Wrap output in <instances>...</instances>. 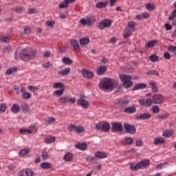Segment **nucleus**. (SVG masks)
<instances>
[{
	"mask_svg": "<svg viewBox=\"0 0 176 176\" xmlns=\"http://www.w3.org/2000/svg\"><path fill=\"white\" fill-rule=\"evenodd\" d=\"M53 87L54 89H65L63 82H56L54 84Z\"/></svg>",
	"mask_w": 176,
	"mask_h": 176,
	"instance_id": "42",
	"label": "nucleus"
},
{
	"mask_svg": "<svg viewBox=\"0 0 176 176\" xmlns=\"http://www.w3.org/2000/svg\"><path fill=\"white\" fill-rule=\"evenodd\" d=\"M148 75H155L156 76H159V72L157 70H151L148 72Z\"/></svg>",
	"mask_w": 176,
	"mask_h": 176,
	"instance_id": "59",
	"label": "nucleus"
},
{
	"mask_svg": "<svg viewBox=\"0 0 176 176\" xmlns=\"http://www.w3.org/2000/svg\"><path fill=\"white\" fill-rule=\"evenodd\" d=\"M128 27L131 31H135V22L130 21L128 23Z\"/></svg>",
	"mask_w": 176,
	"mask_h": 176,
	"instance_id": "47",
	"label": "nucleus"
},
{
	"mask_svg": "<svg viewBox=\"0 0 176 176\" xmlns=\"http://www.w3.org/2000/svg\"><path fill=\"white\" fill-rule=\"evenodd\" d=\"M62 63H63V64H66V65H72V63H74V61H72V60H71L69 57H64L62 59Z\"/></svg>",
	"mask_w": 176,
	"mask_h": 176,
	"instance_id": "33",
	"label": "nucleus"
},
{
	"mask_svg": "<svg viewBox=\"0 0 176 176\" xmlns=\"http://www.w3.org/2000/svg\"><path fill=\"white\" fill-rule=\"evenodd\" d=\"M107 5H108L107 1H100L96 3V8L98 9H104V8H107Z\"/></svg>",
	"mask_w": 176,
	"mask_h": 176,
	"instance_id": "25",
	"label": "nucleus"
},
{
	"mask_svg": "<svg viewBox=\"0 0 176 176\" xmlns=\"http://www.w3.org/2000/svg\"><path fill=\"white\" fill-rule=\"evenodd\" d=\"M65 91V88L60 89L59 90H56L54 92V96H56V97H61L63 94H64V91Z\"/></svg>",
	"mask_w": 176,
	"mask_h": 176,
	"instance_id": "35",
	"label": "nucleus"
},
{
	"mask_svg": "<svg viewBox=\"0 0 176 176\" xmlns=\"http://www.w3.org/2000/svg\"><path fill=\"white\" fill-rule=\"evenodd\" d=\"M140 164H131V170L132 171H137L138 170H140Z\"/></svg>",
	"mask_w": 176,
	"mask_h": 176,
	"instance_id": "41",
	"label": "nucleus"
},
{
	"mask_svg": "<svg viewBox=\"0 0 176 176\" xmlns=\"http://www.w3.org/2000/svg\"><path fill=\"white\" fill-rule=\"evenodd\" d=\"M98 86L99 88L104 91H107V90H113V80L109 78H103L99 83Z\"/></svg>",
	"mask_w": 176,
	"mask_h": 176,
	"instance_id": "1",
	"label": "nucleus"
},
{
	"mask_svg": "<svg viewBox=\"0 0 176 176\" xmlns=\"http://www.w3.org/2000/svg\"><path fill=\"white\" fill-rule=\"evenodd\" d=\"M151 116L152 115L151 113H145L138 116L137 119H140V120H146V119H151Z\"/></svg>",
	"mask_w": 176,
	"mask_h": 176,
	"instance_id": "16",
	"label": "nucleus"
},
{
	"mask_svg": "<svg viewBox=\"0 0 176 176\" xmlns=\"http://www.w3.org/2000/svg\"><path fill=\"white\" fill-rule=\"evenodd\" d=\"M30 34H31V27L25 26L23 30V32L20 34V36L21 38H24L25 35H30Z\"/></svg>",
	"mask_w": 176,
	"mask_h": 176,
	"instance_id": "15",
	"label": "nucleus"
},
{
	"mask_svg": "<svg viewBox=\"0 0 176 176\" xmlns=\"http://www.w3.org/2000/svg\"><path fill=\"white\" fill-rule=\"evenodd\" d=\"M153 104V98H147L146 100V107H151Z\"/></svg>",
	"mask_w": 176,
	"mask_h": 176,
	"instance_id": "57",
	"label": "nucleus"
},
{
	"mask_svg": "<svg viewBox=\"0 0 176 176\" xmlns=\"http://www.w3.org/2000/svg\"><path fill=\"white\" fill-rule=\"evenodd\" d=\"M71 72V68L66 67L62 70H59L58 72V74L60 75L61 76H65L67 75H69V73Z\"/></svg>",
	"mask_w": 176,
	"mask_h": 176,
	"instance_id": "13",
	"label": "nucleus"
},
{
	"mask_svg": "<svg viewBox=\"0 0 176 176\" xmlns=\"http://www.w3.org/2000/svg\"><path fill=\"white\" fill-rule=\"evenodd\" d=\"M86 131V128L83 126H77L76 133H78V134H82V133H85Z\"/></svg>",
	"mask_w": 176,
	"mask_h": 176,
	"instance_id": "38",
	"label": "nucleus"
},
{
	"mask_svg": "<svg viewBox=\"0 0 176 176\" xmlns=\"http://www.w3.org/2000/svg\"><path fill=\"white\" fill-rule=\"evenodd\" d=\"M28 14H38L39 11H38L35 8H28Z\"/></svg>",
	"mask_w": 176,
	"mask_h": 176,
	"instance_id": "44",
	"label": "nucleus"
},
{
	"mask_svg": "<svg viewBox=\"0 0 176 176\" xmlns=\"http://www.w3.org/2000/svg\"><path fill=\"white\" fill-rule=\"evenodd\" d=\"M12 50V47L7 46L3 48V53H10V51Z\"/></svg>",
	"mask_w": 176,
	"mask_h": 176,
	"instance_id": "64",
	"label": "nucleus"
},
{
	"mask_svg": "<svg viewBox=\"0 0 176 176\" xmlns=\"http://www.w3.org/2000/svg\"><path fill=\"white\" fill-rule=\"evenodd\" d=\"M125 142L128 145H131V144H133V138L128 137V138H125Z\"/></svg>",
	"mask_w": 176,
	"mask_h": 176,
	"instance_id": "60",
	"label": "nucleus"
},
{
	"mask_svg": "<svg viewBox=\"0 0 176 176\" xmlns=\"http://www.w3.org/2000/svg\"><path fill=\"white\" fill-rule=\"evenodd\" d=\"M111 133H122L123 131V125L122 122H114L111 123Z\"/></svg>",
	"mask_w": 176,
	"mask_h": 176,
	"instance_id": "4",
	"label": "nucleus"
},
{
	"mask_svg": "<svg viewBox=\"0 0 176 176\" xmlns=\"http://www.w3.org/2000/svg\"><path fill=\"white\" fill-rule=\"evenodd\" d=\"M164 101H166V98H164V96L160 94H155L153 96V104H163Z\"/></svg>",
	"mask_w": 176,
	"mask_h": 176,
	"instance_id": "6",
	"label": "nucleus"
},
{
	"mask_svg": "<svg viewBox=\"0 0 176 176\" xmlns=\"http://www.w3.org/2000/svg\"><path fill=\"white\" fill-rule=\"evenodd\" d=\"M32 97V95L30 92L23 93L22 94V98L23 100H30Z\"/></svg>",
	"mask_w": 176,
	"mask_h": 176,
	"instance_id": "46",
	"label": "nucleus"
},
{
	"mask_svg": "<svg viewBox=\"0 0 176 176\" xmlns=\"http://www.w3.org/2000/svg\"><path fill=\"white\" fill-rule=\"evenodd\" d=\"M112 25V21L111 19H103L98 23L99 30H104V28H110Z\"/></svg>",
	"mask_w": 176,
	"mask_h": 176,
	"instance_id": "5",
	"label": "nucleus"
},
{
	"mask_svg": "<svg viewBox=\"0 0 176 176\" xmlns=\"http://www.w3.org/2000/svg\"><path fill=\"white\" fill-rule=\"evenodd\" d=\"M124 128L125 131L129 134H135L137 129H135V126L133 125H131L130 124L124 123Z\"/></svg>",
	"mask_w": 176,
	"mask_h": 176,
	"instance_id": "7",
	"label": "nucleus"
},
{
	"mask_svg": "<svg viewBox=\"0 0 176 176\" xmlns=\"http://www.w3.org/2000/svg\"><path fill=\"white\" fill-rule=\"evenodd\" d=\"M156 43H157V40H152L148 42L146 45L145 46L146 49H151V47H154L156 46Z\"/></svg>",
	"mask_w": 176,
	"mask_h": 176,
	"instance_id": "24",
	"label": "nucleus"
},
{
	"mask_svg": "<svg viewBox=\"0 0 176 176\" xmlns=\"http://www.w3.org/2000/svg\"><path fill=\"white\" fill-rule=\"evenodd\" d=\"M96 23V19L94 17H89L87 19V25H93Z\"/></svg>",
	"mask_w": 176,
	"mask_h": 176,
	"instance_id": "40",
	"label": "nucleus"
},
{
	"mask_svg": "<svg viewBox=\"0 0 176 176\" xmlns=\"http://www.w3.org/2000/svg\"><path fill=\"white\" fill-rule=\"evenodd\" d=\"M6 111V104H0V114L3 113Z\"/></svg>",
	"mask_w": 176,
	"mask_h": 176,
	"instance_id": "54",
	"label": "nucleus"
},
{
	"mask_svg": "<svg viewBox=\"0 0 176 176\" xmlns=\"http://www.w3.org/2000/svg\"><path fill=\"white\" fill-rule=\"evenodd\" d=\"M146 8L148 12H153V10H155V4L148 3L146 5Z\"/></svg>",
	"mask_w": 176,
	"mask_h": 176,
	"instance_id": "48",
	"label": "nucleus"
},
{
	"mask_svg": "<svg viewBox=\"0 0 176 176\" xmlns=\"http://www.w3.org/2000/svg\"><path fill=\"white\" fill-rule=\"evenodd\" d=\"M95 157H97L98 159H105L108 157V155H107L105 152L97 151L95 153Z\"/></svg>",
	"mask_w": 176,
	"mask_h": 176,
	"instance_id": "14",
	"label": "nucleus"
},
{
	"mask_svg": "<svg viewBox=\"0 0 176 176\" xmlns=\"http://www.w3.org/2000/svg\"><path fill=\"white\" fill-rule=\"evenodd\" d=\"M176 17V9L172 11L171 15L168 17V20H174Z\"/></svg>",
	"mask_w": 176,
	"mask_h": 176,
	"instance_id": "62",
	"label": "nucleus"
},
{
	"mask_svg": "<svg viewBox=\"0 0 176 176\" xmlns=\"http://www.w3.org/2000/svg\"><path fill=\"white\" fill-rule=\"evenodd\" d=\"M157 119H160V120H166V119H168L170 118V113H164L162 114H160L157 116Z\"/></svg>",
	"mask_w": 176,
	"mask_h": 176,
	"instance_id": "27",
	"label": "nucleus"
},
{
	"mask_svg": "<svg viewBox=\"0 0 176 176\" xmlns=\"http://www.w3.org/2000/svg\"><path fill=\"white\" fill-rule=\"evenodd\" d=\"M120 79L121 82H122V86L124 89H130L133 85V82L131 80V76H130L121 74L120 75Z\"/></svg>",
	"mask_w": 176,
	"mask_h": 176,
	"instance_id": "3",
	"label": "nucleus"
},
{
	"mask_svg": "<svg viewBox=\"0 0 176 176\" xmlns=\"http://www.w3.org/2000/svg\"><path fill=\"white\" fill-rule=\"evenodd\" d=\"M46 144H53L56 141V137L49 136L45 139Z\"/></svg>",
	"mask_w": 176,
	"mask_h": 176,
	"instance_id": "34",
	"label": "nucleus"
},
{
	"mask_svg": "<svg viewBox=\"0 0 176 176\" xmlns=\"http://www.w3.org/2000/svg\"><path fill=\"white\" fill-rule=\"evenodd\" d=\"M149 60L152 61V63H156V61H159V56L157 55L153 54L149 56Z\"/></svg>",
	"mask_w": 176,
	"mask_h": 176,
	"instance_id": "45",
	"label": "nucleus"
},
{
	"mask_svg": "<svg viewBox=\"0 0 176 176\" xmlns=\"http://www.w3.org/2000/svg\"><path fill=\"white\" fill-rule=\"evenodd\" d=\"M70 45L74 47L75 50H80V47L79 46V42L77 40H72L70 42Z\"/></svg>",
	"mask_w": 176,
	"mask_h": 176,
	"instance_id": "18",
	"label": "nucleus"
},
{
	"mask_svg": "<svg viewBox=\"0 0 176 176\" xmlns=\"http://www.w3.org/2000/svg\"><path fill=\"white\" fill-rule=\"evenodd\" d=\"M131 35H133V31L131 30H128L123 34V36L125 39H127V38H130Z\"/></svg>",
	"mask_w": 176,
	"mask_h": 176,
	"instance_id": "51",
	"label": "nucleus"
},
{
	"mask_svg": "<svg viewBox=\"0 0 176 176\" xmlns=\"http://www.w3.org/2000/svg\"><path fill=\"white\" fill-rule=\"evenodd\" d=\"M87 162H89V163H96L97 162V159H96L95 157L88 156L86 157Z\"/></svg>",
	"mask_w": 176,
	"mask_h": 176,
	"instance_id": "49",
	"label": "nucleus"
},
{
	"mask_svg": "<svg viewBox=\"0 0 176 176\" xmlns=\"http://www.w3.org/2000/svg\"><path fill=\"white\" fill-rule=\"evenodd\" d=\"M42 159H43V160H46L49 159V153L47 151H43Z\"/></svg>",
	"mask_w": 176,
	"mask_h": 176,
	"instance_id": "55",
	"label": "nucleus"
},
{
	"mask_svg": "<svg viewBox=\"0 0 176 176\" xmlns=\"http://www.w3.org/2000/svg\"><path fill=\"white\" fill-rule=\"evenodd\" d=\"M65 162H72V153H67L64 155Z\"/></svg>",
	"mask_w": 176,
	"mask_h": 176,
	"instance_id": "37",
	"label": "nucleus"
},
{
	"mask_svg": "<svg viewBox=\"0 0 176 176\" xmlns=\"http://www.w3.org/2000/svg\"><path fill=\"white\" fill-rule=\"evenodd\" d=\"M152 111L153 113H159L160 112V107H159V105H153L152 107Z\"/></svg>",
	"mask_w": 176,
	"mask_h": 176,
	"instance_id": "50",
	"label": "nucleus"
},
{
	"mask_svg": "<svg viewBox=\"0 0 176 176\" xmlns=\"http://www.w3.org/2000/svg\"><path fill=\"white\" fill-rule=\"evenodd\" d=\"M11 111L13 112V113H19V112H20V106H19L17 104H12Z\"/></svg>",
	"mask_w": 176,
	"mask_h": 176,
	"instance_id": "28",
	"label": "nucleus"
},
{
	"mask_svg": "<svg viewBox=\"0 0 176 176\" xmlns=\"http://www.w3.org/2000/svg\"><path fill=\"white\" fill-rule=\"evenodd\" d=\"M118 105H120L121 107H127L128 104H130V101L127 99H118L116 102Z\"/></svg>",
	"mask_w": 176,
	"mask_h": 176,
	"instance_id": "10",
	"label": "nucleus"
},
{
	"mask_svg": "<svg viewBox=\"0 0 176 176\" xmlns=\"http://www.w3.org/2000/svg\"><path fill=\"white\" fill-rule=\"evenodd\" d=\"M25 174L26 176H34L35 173H34L33 170L29 168H25Z\"/></svg>",
	"mask_w": 176,
	"mask_h": 176,
	"instance_id": "39",
	"label": "nucleus"
},
{
	"mask_svg": "<svg viewBox=\"0 0 176 176\" xmlns=\"http://www.w3.org/2000/svg\"><path fill=\"white\" fill-rule=\"evenodd\" d=\"M82 74L85 78H88V79H93L94 78V73L85 69H82Z\"/></svg>",
	"mask_w": 176,
	"mask_h": 176,
	"instance_id": "8",
	"label": "nucleus"
},
{
	"mask_svg": "<svg viewBox=\"0 0 176 176\" xmlns=\"http://www.w3.org/2000/svg\"><path fill=\"white\" fill-rule=\"evenodd\" d=\"M154 145H164L166 140L163 138H155L153 142Z\"/></svg>",
	"mask_w": 176,
	"mask_h": 176,
	"instance_id": "11",
	"label": "nucleus"
},
{
	"mask_svg": "<svg viewBox=\"0 0 176 176\" xmlns=\"http://www.w3.org/2000/svg\"><path fill=\"white\" fill-rule=\"evenodd\" d=\"M137 111V109H135V107H129L124 109V112L125 113H134Z\"/></svg>",
	"mask_w": 176,
	"mask_h": 176,
	"instance_id": "20",
	"label": "nucleus"
},
{
	"mask_svg": "<svg viewBox=\"0 0 176 176\" xmlns=\"http://www.w3.org/2000/svg\"><path fill=\"white\" fill-rule=\"evenodd\" d=\"M107 72V66L102 65L97 69L98 75H104Z\"/></svg>",
	"mask_w": 176,
	"mask_h": 176,
	"instance_id": "19",
	"label": "nucleus"
},
{
	"mask_svg": "<svg viewBox=\"0 0 176 176\" xmlns=\"http://www.w3.org/2000/svg\"><path fill=\"white\" fill-rule=\"evenodd\" d=\"M41 168L43 170H49L52 167V164L49 162H43L40 164Z\"/></svg>",
	"mask_w": 176,
	"mask_h": 176,
	"instance_id": "31",
	"label": "nucleus"
},
{
	"mask_svg": "<svg viewBox=\"0 0 176 176\" xmlns=\"http://www.w3.org/2000/svg\"><path fill=\"white\" fill-rule=\"evenodd\" d=\"M151 164V161L149 160H142L139 162V166L140 168H146V167H149Z\"/></svg>",
	"mask_w": 176,
	"mask_h": 176,
	"instance_id": "9",
	"label": "nucleus"
},
{
	"mask_svg": "<svg viewBox=\"0 0 176 176\" xmlns=\"http://www.w3.org/2000/svg\"><path fill=\"white\" fill-rule=\"evenodd\" d=\"M78 104L80 107L85 108V109L89 108V102L87 100H85V99H79L78 100Z\"/></svg>",
	"mask_w": 176,
	"mask_h": 176,
	"instance_id": "12",
	"label": "nucleus"
},
{
	"mask_svg": "<svg viewBox=\"0 0 176 176\" xmlns=\"http://www.w3.org/2000/svg\"><path fill=\"white\" fill-rule=\"evenodd\" d=\"M76 129H77V126L76 125L74 124H71L69 127V131H76Z\"/></svg>",
	"mask_w": 176,
	"mask_h": 176,
	"instance_id": "58",
	"label": "nucleus"
},
{
	"mask_svg": "<svg viewBox=\"0 0 176 176\" xmlns=\"http://www.w3.org/2000/svg\"><path fill=\"white\" fill-rule=\"evenodd\" d=\"M23 11H24V7L23 6H17V7H15L14 8V12H16V13H23Z\"/></svg>",
	"mask_w": 176,
	"mask_h": 176,
	"instance_id": "52",
	"label": "nucleus"
},
{
	"mask_svg": "<svg viewBox=\"0 0 176 176\" xmlns=\"http://www.w3.org/2000/svg\"><path fill=\"white\" fill-rule=\"evenodd\" d=\"M56 122V118L53 117H49L45 120L46 124H53Z\"/></svg>",
	"mask_w": 176,
	"mask_h": 176,
	"instance_id": "43",
	"label": "nucleus"
},
{
	"mask_svg": "<svg viewBox=\"0 0 176 176\" xmlns=\"http://www.w3.org/2000/svg\"><path fill=\"white\" fill-rule=\"evenodd\" d=\"M59 102L60 104H67V102H68V98L65 96L60 97L59 98Z\"/></svg>",
	"mask_w": 176,
	"mask_h": 176,
	"instance_id": "53",
	"label": "nucleus"
},
{
	"mask_svg": "<svg viewBox=\"0 0 176 176\" xmlns=\"http://www.w3.org/2000/svg\"><path fill=\"white\" fill-rule=\"evenodd\" d=\"M54 24H56V21H47L46 22V25H47V27H50L51 28L54 27Z\"/></svg>",
	"mask_w": 176,
	"mask_h": 176,
	"instance_id": "56",
	"label": "nucleus"
},
{
	"mask_svg": "<svg viewBox=\"0 0 176 176\" xmlns=\"http://www.w3.org/2000/svg\"><path fill=\"white\" fill-rule=\"evenodd\" d=\"M16 71H17V67H12L6 70V75H13V74H14V72H16Z\"/></svg>",
	"mask_w": 176,
	"mask_h": 176,
	"instance_id": "30",
	"label": "nucleus"
},
{
	"mask_svg": "<svg viewBox=\"0 0 176 176\" xmlns=\"http://www.w3.org/2000/svg\"><path fill=\"white\" fill-rule=\"evenodd\" d=\"M77 149L80 151H86L87 149V144L86 143H79L75 145Z\"/></svg>",
	"mask_w": 176,
	"mask_h": 176,
	"instance_id": "21",
	"label": "nucleus"
},
{
	"mask_svg": "<svg viewBox=\"0 0 176 176\" xmlns=\"http://www.w3.org/2000/svg\"><path fill=\"white\" fill-rule=\"evenodd\" d=\"M21 108L22 111H23L25 113H27L28 112H30V107L28 106V104H27V103H23L21 105Z\"/></svg>",
	"mask_w": 176,
	"mask_h": 176,
	"instance_id": "36",
	"label": "nucleus"
},
{
	"mask_svg": "<svg viewBox=\"0 0 176 176\" xmlns=\"http://www.w3.org/2000/svg\"><path fill=\"white\" fill-rule=\"evenodd\" d=\"M69 6V5H68L65 1L59 4L60 9H64L65 8H68Z\"/></svg>",
	"mask_w": 176,
	"mask_h": 176,
	"instance_id": "61",
	"label": "nucleus"
},
{
	"mask_svg": "<svg viewBox=\"0 0 176 176\" xmlns=\"http://www.w3.org/2000/svg\"><path fill=\"white\" fill-rule=\"evenodd\" d=\"M111 130V124L108 122H104L102 125V131H104L105 133H108Z\"/></svg>",
	"mask_w": 176,
	"mask_h": 176,
	"instance_id": "23",
	"label": "nucleus"
},
{
	"mask_svg": "<svg viewBox=\"0 0 176 176\" xmlns=\"http://www.w3.org/2000/svg\"><path fill=\"white\" fill-rule=\"evenodd\" d=\"M148 85H150V86H152L151 89H152L153 93H158L159 92V88L157 87V85H156V82L151 80L148 82Z\"/></svg>",
	"mask_w": 176,
	"mask_h": 176,
	"instance_id": "17",
	"label": "nucleus"
},
{
	"mask_svg": "<svg viewBox=\"0 0 176 176\" xmlns=\"http://www.w3.org/2000/svg\"><path fill=\"white\" fill-rule=\"evenodd\" d=\"M168 50L169 52H170V53H174V52H175V51H176V46L170 45V46L168 47Z\"/></svg>",
	"mask_w": 176,
	"mask_h": 176,
	"instance_id": "63",
	"label": "nucleus"
},
{
	"mask_svg": "<svg viewBox=\"0 0 176 176\" xmlns=\"http://www.w3.org/2000/svg\"><path fill=\"white\" fill-rule=\"evenodd\" d=\"M19 57L22 61L28 62L35 58V54L32 51L30 52L28 50L24 49L20 54Z\"/></svg>",
	"mask_w": 176,
	"mask_h": 176,
	"instance_id": "2",
	"label": "nucleus"
},
{
	"mask_svg": "<svg viewBox=\"0 0 176 176\" xmlns=\"http://www.w3.org/2000/svg\"><path fill=\"white\" fill-rule=\"evenodd\" d=\"M89 42H90V38L87 37L82 38L80 39V45H81V46L89 45Z\"/></svg>",
	"mask_w": 176,
	"mask_h": 176,
	"instance_id": "26",
	"label": "nucleus"
},
{
	"mask_svg": "<svg viewBox=\"0 0 176 176\" xmlns=\"http://www.w3.org/2000/svg\"><path fill=\"white\" fill-rule=\"evenodd\" d=\"M173 134H174V131H173L171 129L170 130H166L163 133V136L166 137V138H170V137H171V135H173Z\"/></svg>",
	"mask_w": 176,
	"mask_h": 176,
	"instance_id": "32",
	"label": "nucleus"
},
{
	"mask_svg": "<svg viewBox=\"0 0 176 176\" xmlns=\"http://www.w3.org/2000/svg\"><path fill=\"white\" fill-rule=\"evenodd\" d=\"M141 89H146V84L145 83H138L133 88V91L136 90H140Z\"/></svg>",
	"mask_w": 176,
	"mask_h": 176,
	"instance_id": "22",
	"label": "nucleus"
},
{
	"mask_svg": "<svg viewBox=\"0 0 176 176\" xmlns=\"http://www.w3.org/2000/svg\"><path fill=\"white\" fill-rule=\"evenodd\" d=\"M30 149L28 148H23L22 150H20L19 152V156H25L26 155H28L30 153Z\"/></svg>",
	"mask_w": 176,
	"mask_h": 176,
	"instance_id": "29",
	"label": "nucleus"
}]
</instances>
